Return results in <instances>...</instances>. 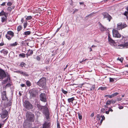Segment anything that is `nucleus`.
<instances>
[{
	"mask_svg": "<svg viewBox=\"0 0 128 128\" xmlns=\"http://www.w3.org/2000/svg\"><path fill=\"white\" fill-rule=\"evenodd\" d=\"M74 97H72L70 98H68V102L69 103H70V102H72H72L74 100Z\"/></svg>",
	"mask_w": 128,
	"mask_h": 128,
	"instance_id": "20",
	"label": "nucleus"
},
{
	"mask_svg": "<svg viewBox=\"0 0 128 128\" xmlns=\"http://www.w3.org/2000/svg\"><path fill=\"white\" fill-rule=\"evenodd\" d=\"M10 76H8L7 78V79L5 80L4 81V83H6L8 81V80H10Z\"/></svg>",
	"mask_w": 128,
	"mask_h": 128,
	"instance_id": "25",
	"label": "nucleus"
},
{
	"mask_svg": "<svg viewBox=\"0 0 128 128\" xmlns=\"http://www.w3.org/2000/svg\"><path fill=\"white\" fill-rule=\"evenodd\" d=\"M111 103L112 104H114L116 102V101L115 100H111Z\"/></svg>",
	"mask_w": 128,
	"mask_h": 128,
	"instance_id": "55",
	"label": "nucleus"
},
{
	"mask_svg": "<svg viewBox=\"0 0 128 128\" xmlns=\"http://www.w3.org/2000/svg\"><path fill=\"white\" fill-rule=\"evenodd\" d=\"M14 36V33L11 31H8L6 35V38L9 40H10Z\"/></svg>",
	"mask_w": 128,
	"mask_h": 128,
	"instance_id": "4",
	"label": "nucleus"
},
{
	"mask_svg": "<svg viewBox=\"0 0 128 128\" xmlns=\"http://www.w3.org/2000/svg\"><path fill=\"white\" fill-rule=\"evenodd\" d=\"M6 2H4L3 3H2L1 4V6H5V5H6Z\"/></svg>",
	"mask_w": 128,
	"mask_h": 128,
	"instance_id": "57",
	"label": "nucleus"
},
{
	"mask_svg": "<svg viewBox=\"0 0 128 128\" xmlns=\"http://www.w3.org/2000/svg\"><path fill=\"white\" fill-rule=\"evenodd\" d=\"M124 15L127 18L128 17V12H127L126 11L124 12Z\"/></svg>",
	"mask_w": 128,
	"mask_h": 128,
	"instance_id": "38",
	"label": "nucleus"
},
{
	"mask_svg": "<svg viewBox=\"0 0 128 128\" xmlns=\"http://www.w3.org/2000/svg\"><path fill=\"white\" fill-rule=\"evenodd\" d=\"M105 96V97L108 96V98H112V97L111 95H106Z\"/></svg>",
	"mask_w": 128,
	"mask_h": 128,
	"instance_id": "46",
	"label": "nucleus"
},
{
	"mask_svg": "<svg viewBox=\"0 0 128 128\" xmlns=\"http://www.w3.org/2000/svg\"><path fill=\"white\" fill-rule=\"evenodd\" d=\"M28 24V22L27 21H26V22H24V28H26Z\"/></svg>",
	"mask_w": 128,
	"mask_h": 128,
	"instance_id": "37",
	"label": "nucleus"
},
{
	"mask_svg": "<svg viewBox=\"0 0 128 128\" xmlns=\"http://www.w3.org/2000/svg\"><path fill=\"white\" fill-rule=\"evenodd\" d=\"M65 34L64 33H62L60 34V36L62 37H63L65 36Z\"/></svg>",
	"mask_w": 128,
	"mask_h": 128,
	"instance_id": "52",
	"label": "nucleus"
},
{
	"mask_svg": "<svg viewBox=\"0 0 128 128\" xmlns=\"http://www.w3.org/2000/svg\"><path fill=\"white\" fill-rule=\"evenodd\" d=\"M12 4L11 2H8L7 4V5L8 6H10Z\"/></svg>",
	"mask_w": 128,
	"mask_h": 128,
	"instance_id": "49",
	"label": "nucleus"
},
{
	"mask_svg": "<svg viewBox=\"0 0 128 128\" xmlns=\"http://www.w3.org/2000/svg\"><path fill=\"white\" fill-rule=\"evenodd\" d=\"M22 87H24L26 86V85L24 84H22L20 85Z\"/></svg>",
	"mask_w": 128,
	"mask_h": 128,
	"instance_id": "59",
	"label": "nucleus"
},
{
	"mask_svg": "<svg viewBox=\"0 0 128 128\" xmlns=\"http://www.w3.org/2000/svg\"><path fill=\"white\" fill-rule=\"evenodd\" d=\"M121 24H122V23H119L117 24V30H122V27L121 26Z\"/></svg>",
	"mask_w": 128,
	"mask_h": 128,
	"instance_id": "15",
	"label": "nucleus"
},
{
	"mask_svg": "<svg viewBox=\"0 0 128 128\" xmlns=\"http://www.w3.org/2000/svg\"><path fill=\"white\" fill-rule=\"evenodd\" d=\"M26 85L28 86H31V83L28 80H27L26 81Z\"/></svg>",
	"mask_w": 128,
	"mask_h": 128,
	"instance_id": "33",
	"label": "nucleus"
},
{
	"mask_svg": "<svg viewBox=\"0 0 128 128\" xmlns=\"http://www.w3.org/2000/svg\"><path fill=\"white\" fill-rule=\"evenodd\" d=\"M40 100L44 102H46V95L44 93H42L40 96Z\"/></svg>",
	"mask_w": 128,
	"mask_h": 128,
	"instance_id": "8",
	"label": "nucleus"
},
{
	"mask_svg": "<svg viewBox=\"0 0 128 128\" xmlns=\"http://www.w3.org/2000/svg\"><path fill=\"white\" fill-rule=\"evenodd\" d=\"M32 17L31 16H27L26 18V19L27 20H29L31 19Z\"/></svg>",
	"mask_w": 128,
	"mask_h": 128,
	"instance_id": "34",
	"label": "nucleus"
},
{
	"mask_svg": "<svg viewBox=\"0 0 128 128\" xmlns=\"http://www.w3.org/2000/svg\"><path fill=\"white\" fill-rule=\"evenodd\" d=\"M102 15L104 16L103 18H106L109 22H110V20L112 19V17L107 12H103Z\"/></svg>",
	"mask_w": 128,
	"mask_h": 128,
	"instance_id": "5",
	"label": "nucleus"
},
{
	"mask_svg": "<svg viewBox=\"0 0 128 128\" xmlns=\"http://www.w3.org/2000/svg\"><path fill=\"white\" fill-rule=\"evenodd\" d=\"M33 53V51L32 50H29L27 54V55L31 56Z\"/></svg>",
	"mask_w": 128,
	"mask_h": 128,
	"instance_id": "19",
	"label": "nucleus"
},
{
	"mask_svg": "<svg viewBox=\"0 0 128 128\" xmlns=\"http://www.w3.org/2000/svg\"><path fill=\"white\" fill-rule=\"evenodd\" d=\"M101 117L102 118V119L100 121V124H101L102 123L103 120H104L105 119V118L104 116H102Z\"/></svg>",
	"mask_w": 128,
	"mask_h": 128,
	"instance_id": "28",
	"label": "nucleus"
},
{
	"mask_svg": "<svg viewBox=\"0 0 128 128\" xmlns=\"http://www.w3.org/2000/svg\"><path fill=\"white\" fill-rule=\"evenodd\" d=\"M102 90H104L106 89V88L105 87H101L99 88Z\"/></svg>",
	"mask_w": 128,
	"mask_h": 128,
	"instance_id": "41",
	"label": "nucleus"
},
{
	"mask_svg": "<svg viewBox=\"0 0 128 128\" xmlns=\"http://www.w3.org/2000/svg\"><path fill=\"white\" fill-rule=\"evenodd\" d=\"M31 122L27 120H25L23 124L24 127L25 128H29L31 126Z\"/></svg>",
	"mask_w": 128,
	"mask_h": 128,
	"instance_id": "7",
	"label": "nucleus"
},
{
	"mask_svg": "<svg viewBox=\"0 0 128 128\" xmlns=\"http://www.w3.org/2000/svg\"><path fill=\"white\" fill-rule=\"evenodd\" d=\"M112 34L114 37L117 38H120L122 36L118 32V30L114 29L112 30Z\"/></svg>",
	"mask_w": 128,
	"mask_h": 128,
	"instance_id": "3",
	"label": "nucleus"
},
{
	"mask_svg": "<svg viewBox=\"0 0 128 128\" xmlns=\"http://www.w3.org/2000/svg\"><path fill=\"white\" fill-rule=\"evenodd\" d=\"M118 94H119L117 92H116L114 94H112L111 95L112 98L117 96Z\"/></svg>",
	"mask_w": 128,
	"mask_h": 128,
	"instance_id": "35",
	"label": "nucleus"
},
{
	"mask_svg": "<svg viewBox=\"0 0 128 128\" xmlns=\"http://www.w3.org/2000/svg\"><path fill=\"white\" fill-rule=\"evenodd\" d=\"M94 116V113H92L90 115V116L91 117H93Z\"/></svg>",
	"mask_w": 128,
	"mask_h": 128,
	"instance_id": "62",
	"label": "nucleus"
},
{
	"mask_svg": "<svg viewBox=\"0 0 128 128\" xmlns=\"http://www.w3.org/2000/svg\"><path fill=\"white\" fill-rule=\"evenodd\" d=\"M62 92L64 93V94H66L68 93V92L66 91L65 90H64L63 89H62Z\"/></svg>",
	"mask_w": 128,
	"mask_h": 128,
	"instance_id": "40",
	"label": "nucleus"
},
{
	"mask_svg": "<svg viewBox=\"0 0 128 128\" xmlns=\"http://www.w3.org/2000/svg\"><path fill=\"white\" fill-rule=\"evenodd\" d=\"M1 52L2 53H3L4 54V56L6 55V54L8 53V51L4 49L1 51Z\"/></svg>",
	"mask_w": 128,
	"mask_h": 128,
	"instance_id": "21",
	"label": "nucleus"
},
{
	"mask_svg": "<svg viewBox=\"0 0 128 128\" xmlns=\"http://www.w3.org/2000/svg\"><path fill=\"white\" fill-rule=\"evenodd\" d=\"M18 43L16 42L14 43L10 44V46H15L18 44Z\"/></svg>",
	"mask_w": 128,
	"mask_h": 128,
	"instance_id": "26",
	"label": "nucleus"
},
{
	"mask_svg": "<svg viewBox=\"0 0 128 128\" xmlns=\"http://www.w3.org/2000/svg\"><path fill=\"white\" fill-rule=\"evenodd\" d=\"M50 123L48 122H45L43 124V128H48L50 126Z\"/></svg>",
	"mask_w": 128,
	"mask_h": 128,
	"instance_id": "13",
	"label": "nucleus"
},
{
	"mask_svg": "<svg viewBox=\"0 0 128 128\" xmlns=\"http://www.w3.org/2000/svg\"><path fill=\"white\" fill-rule=\"evenodd\" d=\"M24 106L26 109H29L33 108V106L32 104L28 101H26L24 103Z\"/></svg>",
	"mask_w": 128,
	"mask_h": 128,
	"instance_id": "6",
	"label": "nucleus"
},
{
	"mask_svg": "<svg viewBox=\"0 0 128 128\" xmlns=\"http://www.w3.org/2000/svg\"><path fill=\"white\" fill-rule=\"evenodd\" d=\"M124 46H128V42H127L125 43L124 44Z\"/></svg>",
	"mask_w": 128,
	"mask_h": 128,
	"instance_id": "48",
	"label": "nucleus"
},
{
	"mask_svg": "<svg viewBox=\"0 0 128 128\" xmlns=\"http://www.w3.org/2000/svg\"><path fill=\"white\" fill-rule=\"evenodd\" d=\"M108 39L109 42H110L113 44L115 42L114 41L113 39H112L111 38L109 35L108 36Z\"/></svg>",
	"mask_w": 128,
	"mask_h": 128,
	"instance_id": "17",
	"label": "nucleus"
},
{
	"mask_svg": "<svg viewBox=\"0 0 128 128\" xmlns=\"http://www.w3.org/2000/svg\"><path fill=\"white\" fill-rule=\"evenodd\" d=\"M7 20V18H5L4 17H2L1 18V21L2 22H6Z\"/></svg>",
	"mask_w": 128,
	"mask_h": 128,
	"instance_id": "22",
	"label": "nucleus"
},
{
	"mask_svg": "<svg viewBox=\"0 0 128 128\" xmlns=\"http://www.w3.org/2000/svg\"><path fill=\"white\" fill-rule=\"evenodd\" d=\"M37 107L38 108V110H42L43 112L44 110H46L47 109V107L46 106H42L39 104H37Z\"/></svg>",
	"mask_w": 128,
	"mask_h": 128,
	"instance_id": "12",
	"label": "nucleus"
},
{
	"mask_svg": "<svg viewBox=\"0 0 128 128\" xmlns=\"http://www.w3.org/2000/svg\"><path fill=\"white\" fill-rule=\"evenodd\" d=\"M18 72L19 73L21 74H22L24 76H28V74L27 73L25 72H23L20 71H18Z\"/></svg>",
	"mask_w": 128,
	"mask_h": 128,
	"instance_id": "16",
	"label": "nucleus"
},
{
	"mask_svg": "<svg viewBox=\"0 0 128 128\" xmlns=\"http://www.w3.org/2000/svg\"><path fill=\"white\" fill-rule=\"evenodd\" d=\"M94 13H92L90 14L89 15H88L86 16V18L88 17L89 16H91Z\"/></svg>",
	"mask_w": 128,
	"mask_h": 128,
	"instance_id": "51",
	"label": "nucleus"
},
{
	"mask_svg": "<svg viewBox=\"0 0 128 128\" xmlns=\"http://www.w3.org/2000/svg\"><path fill=\"white\" fill-rule=\"evenodd\" d=\"M6 75L5 72L0 69V79H2L6 77Z\"/></svg>",
	"mask_w": 128,
	"mask_h": 128,
	"instance_id": "10",
	"label": "nucleus"
},
{
	"mask_svg": "<svg viewBox=\"0 0 128 128\" xmlns=\"http://www.w3.org/2000/svg\"><path fill=\"white\" fill-rule=\"evenodd\" d=\"M120 25L122 29L124 28L127 26V25L124 23H122V24H121Z\"/></svg>",
	"mask_w": 128,
	"mask_h": 128,
	"instance_id": "23",
	"label": "nucleus"
},
{
	"mask_svg": "<svg viewBox=\"0 0 128 128\" xmlns=\"http://www.w3.org/2000/svg\"><path fill=\"white\" fill-rule=\"evenodd\" d=\"M118 46H120L121 47H124V44H121L119 45Z\"/></svg>",
	"mask_w": 128,
	"mask_h": 128,
	"instance_id": "56",
	"label": "nucleus"
},
{
	"mask_svg": "<svg viewBox=\"0 0 128 128\" xmlns=\"http://www.w3.org/2000/svg\"><path fill=\"white\" fill-rule=\"evenodd\" d=\"M111 103V101L108 100L106 104L107 105H110Z\"/></svg>",
	"mask_w": 128,
	"mask_h": 128,
	"instance_id": "43",
	"label": "nucleus"
},
{
	"mask_svg": "<svg viewBox=\"0 0 128 128\" xmlns=\"http://www.w3.org/2000/svg\"><path fill=\"white\" fill-rule=\"evenodd\" d=\"M110 82H112L114 81V79L112 78H110Z\"/></svg>",
	"mask_w": 128,
	"mask_h": 128,
	"instance_id": "45",
	"label": "nucleus"
},
{
	"mask_svg": "<svg viewBox=\"0 0 128 128\" xmlns=\"http://www.w3.org/2000/svg\"><path fill=\"white\" fill-rule=\"evenodd\" d=\"M62 24L60 26V28H58L57 29V30L56 31V32H58V30H59L61 28V27H62Z\"/></svg>",
	"mask_w": 128,
	"mask_h": 128,
	"instance_id": "53",
	"label": "nucleus"
},
{
	"mask_svg": "<svg viewBox=\"0 0 128 128\" xmlns=\"http://www.w3.org/2000/svg\"><path fill=\"white\" fill-rule=\"evenodd\" d=\"M43 113L46 116V119L48 120L49 119L50 112L48 110V108L47 107V109L46 110H44L43 111Z\"/></svg>",
	"mask_w": 128,
	"mask_h": 128,
	"instance_id": "11",
	"label": "nucleus"
},
{
	"mask_svg": "<svg viewBox=\"0 0 128 128\" xmlns=\"http://www.w3.org/2000/svg\"><path fill=\"white\" fill-rule=\"evenodd\" d=\"M36 59L38 60H40V58L39 56H36Z\"/></svg>",
	"mask_w": 128,
	"mask_h": 128,
	"instance_id": "58",
	"label": "nucleus"
},
{
	"mask_svg": "<svg viewBox=\"0 0 128 128\" xmlns=\"http://www.w3.org/2000/svg\"><path fill=\"white\" fill-rule=\"evenodd\" d=\"M108 111L109 112L111 111L112 112L113 110L111 109L110 108H109L108 110Z\"/></svg>",
	"mask_w": 128,
	"mask_h": 128,
	"instance_id": "61",
	"label": "nucleus"
},
{
	"mask_svg": "<svg viewBox=\"0 0 128 128\" xmlns=\"http://www.w3.org/2000/svg\"><path fill=\"white\" fill-rule=\"evenodd\" d=\"M2 100H8L6 95L2 96Z\"/></svg>",
	"mask_w": 128,
	"mask_h": 128,
	"instance_id": "24",
	"label": "nucleus"
},
{
	"mask_svg": "<svg viewBox=\"0 0 128 128\" xmlns=\"http://www.w3.org/2000/svg\"><path fill=\"white\" fill-rule=\"evenodd\" d=\"M97 118H98V120H100L101 116H100L99 115H98L97 116Z\"/></svg>",
	"mask_w": 128,
	"mask_h": 128,
	"instance_id": "47",
	"label": "nucleus"
},
{
	"mask_svg": "<svg viewBox=\"0 0 128 128\" xmlns=\"http://www.w3.org/2000/svg\"><path fill=\"white\" fill-rule=\"evenodd\" d=\"M30 95L32 97H35L36 96L37 93L36 90H32L30 93Z\"/></svg>",
	"mask_w": 128,
	"mask_h": 128,
	"instance_id": "14",
	"label": "nucleus"
},
{
	"mask_svg": "<svg viewBox=\"0 0 128 128\" xmlns=\"http://www.w3.org/2000/svg\"><path fill=\"white\" fill-rule=\"evenodd\" d=\"M12 101L11 100L10 101L9 103L7 105V106H10L12 104Z\"/></svg>",
	"mask_w": 128,
	"mask_h": 128,
	"instance_id": "42",
	"label": "nucleus"
},
{
	"mask_svg": "<svg viewBox=\"0 0 128 128\" xmlns=\"http://www.w3.org/2000/svg\"><path fill=\"white\" fill-rule=\"evenodd\" d=\"M7 9L8 12H10L12 10V8L10 7H8Z\"/></svg>",
	"mask_w": 128,
	"mask_h": 128,
	"instance_id": "36",
	"label": "nucleus"
},
{
	"mask_svg": "<svg viewBox=\"0 0 128 128\" xmlns=\"http://www.w3.org/2000/svg\"><path fill=\"white\" fill-rule=\"evenodd\" d=\"M25 63L23 62H22L20 64V66L22 67L24 66V65H25Z\"/></svg>",
	"mask_w": 128,
	"mask_h": 128,
	"instance_id": "39",
	"label": "nucleus"
},
{
	"mask_svg": "<svg viewBox=\"0 0 128 128\" xmlns=\"http://www.w3.org/2000/svg\"><path fill=\"white\" fill-rule=\"evenodd\" d=\"M118 60H119L121 62H122L123 60V58L122 57H118L117 59Z\"/></svg>",
	"mask_w": 128,
	"mask_h": 128,
	"instance_id": "27",
	"label": "nucleus"
},
{
	"mask_svg": "<svg viewBox=\"0 0 128 128\" xmlns=\"http://www.w3.org/2000/svg\"><path fill=\"white\" fill-rule=\"evenodd\" d=\"M30 33H31V32L30 31H26V32H24V34L25 35H30Z\"/></svg>",
	"mask_w": 128,
	"mask_h": 128,
	"instance_id": "29",
	"label": "nucleus"
},
{
	"mask_svg": "<svg viewBox=\"0 0 128 128\" xmlns=\"http://www.w3.org/2000/svg\"><path fill=\"white\" fill-rule=\"evenodd\" d=\"M46 82V79L44 78H42L39 81L37 82V84L43 88L45 86Z\"/></svg>",
	"mask_w": 128,
	"mask_h": 128,
	"instance_id": "2",
	"label": "nucleus"
},
{
	"mask_svg": "<svg viewBox=\"0 0 128 128\" xmlns=\"http://www.w3.org/2000/svg\"><path fill=\"white\" fill-rule=\"evenodd\" d=\"M24 21V18H22V19H21V22L22 23Z\"/></svg>",
	"mask_w": 128,
	"mask_h": 128,
	"instance_id": "64",
	"label": "nucleus"
},
{
	"mask_svg": "<svg viewBox=\"0 0 128 128\" xmlns=\"http://www.w3.org/2000/svg\"><path fill=\"white\" fill-rule=\"evenodd\" d=\"M8 15V13L5 12V14H4V16L5 17V18H6L7 17Z\"/></svg>",
	"mask_w": 128,
	"mask_h": 128,
	"instance_id": "50",
	"label": "nucleus"
},
{
	"mask_svg": "<svg viewBox=\"0 0 128 128\" xmlns=\"http://www.w3.org/2000/svg\"><path fill=\"white\" fill-rule=\"evenodd\" d=\"M122 98H117V100L118 101L122 100Z\"/></svg>",
	"mask_w": 128,
	"mask_h": 128,
	"instance_id": "54",
	"label": "nucleus"
},
{
	"mask_svg": "<svg viewBox=\"0 0 128 128\" xmlns=\"http://www.w3.org/2000/svg\"><path fill=\"white\" fill-rule=\"evenodd\" d=\"M5 12L3 10H2L1 12H0V16H4L5 14Z\"/></svg>",
	"mask_w": 128,
	"mask_h": 128,
	"instance_id": "30",
	"label": "nucleus"
},
{
	"mask_svg": "<svg viewBox=\"0 0 128 128\" xmlns=\"http://www.w3.org/2000/svg\"><path fill=\"white\" fill-rule=\"evenodd\" d=\"M8 115V112L6 110L3 111L0 114L2 118H4L6 117Z\"/></svg>",
	"mask_w": 128,
	"mask_h": 128,
	"instance_id": "9",
	"label": "nucleus"
},
{
	"mask_svg": "<svg viewBox=\"0 0 128 128\" xmlns=\"http://www.w3.org/2000/svg\"><path fill=\"white\" fill-rule=\"evenodd\" d=\"M4 45L3 42H2L1 43H0V46H2Z\"/></svg>",
	"mask_w": 128,
	"mask_h": 128,
	"instance_id": "63",
	"label": "nucleus"
},
{
	"mask_svg": "<svg viewBox=\"0 0 128 128\" xmlns=\"http://www.w3.org/2000/svg\"><path fill=\"white\" fill-rule=\"evenodd\" d=\"M6 91H3L2 93V96L6 95Z\"/></svg>",
	"mask_w": 128,
	"mask_h": 128,
	"instance_id": "44",
	"label": "nucleus"
},
{
	"mask_svg": "<svg viewBox=\"0 0 128 128\" xmlns=\"http://www.w3.org/2000/svg\"><path fill=\"white\" fill-rule=\"evenodd\" d=\"M78 115L79 119L80 120H81L82 118V116L81 114L79 112H78Z\"/></svg>",
	"mask_w": 128,
	"mask_h": 128,
	"instance_id": "32",
	"label": "nucleus"
},
{
	"mask_svg": "<svg viewBox=\"0 0 128 128\" xmlns=\"http://www.w3.org/2000/svg\"><path fill=\"white\" fill-rule=\"evenodd\" d=\"M123 106H121L119 107L118 108L120 109H122L123 108Z\"/></svg>",
	"mask_w": 128,
	"mask_h": 128,
	"instance_id": "60",
	"label": "nucleus"
},
{
	"mask_svg": "<svg viewBox=\"0 0 128 128\" xmlns=\"http://www.w3.org/2000/svg\"><path fill=\"white\" fill-rule=\"evenodd\" d=\"M22 29V27L21 25H20L18 26L17 28V30L18 32H19Z\"/></svg>",
	"mask_w": 128,
	"mask_h": 128,
	"instance_id": "31",
	"label": "nucleus"
},
{
	"mask_svg": "<svg viewBox=\"0 0 128 128\" xmlns=\"http://www.w3.org/2000/svg\"><path fill=\"white\" fill-rule=\"evenodd\" d=\"M26 120L31 122H33L34 120V115L30 112H27L26 114Z\"/></svg>",
	"mask_w": 128,
	"mask_h": 128,
	"instance_id": "1",
	"label": "nucleus"
},
{
	"mask_svg": "<svg viewBox=\"0 0 128 128\" xmlns=\"http://www.w3.org/2000/svg\"><path fill=\"white\" fill-rule=\"evenodd\" d=\"M100 25L101 26L100 27V29L102 31H104L105 30H106V28L104 27V26H102L101 24L100 23Z\"/></svg>",
	"mask_w": 128,
	"mask_h": 128,
	"instance_id": "18",
	"label": "nucleus"
}]
</instances>
